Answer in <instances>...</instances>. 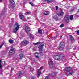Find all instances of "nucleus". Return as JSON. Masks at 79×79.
<instances>
[{"label": "nucleus", "mask_w": 79, "mask_h": 79, "mask_svg": "<svg viewBox=\"0 0 79 79\" xmlns=\"http://www.w3.org/2000/svg\"><path fill=\"white\" fill-rule=\"evenodd\" d=\"M73 73H74L73 71H69L67 72L66 74L67 76H69V75H72Z\"/></svg>", "instance_id": "obj_6"}, {"label": "nucleus", "mask_w": 79, "mask_h": 79, "mask_svg": "<svg viewBox=\"0 0 79 79\" xmlns=\"http://www.w3.org/2000/svg\"><path fill=\"white\" fill-rule=\"evenodd\" d=\"M23 54H21L19 55V57L21 59H22V58H23Z\"/></svg>", "instance_id": "obj_22"}, {"label": "nucleus", "mask_w": 79, "mask_h": 79, "mask_svg": "<svg viewBox=\"0 0 79 79\" xmlns=\"http://www.w3.org/2000/svg\"><path fill=\"white\" fill-rule=\"evenodd\" d=\"M9 2L10 3H11L12 4H15V2L13 0H10Z\"/></svg>", "instance_id": "obj_23"}, {"label": "nucleus", "mask_w": 79, "mask_h": 79, "mask_svg": "<svg viewBox=\"0 0 79 79\" xmlns=\"http://www.w3.org/2000/svg\"><path fill=\"white\" fill-rule=\"evenodd\" d=\"M79 44V42H78Z\"/></svg>", "instance_id": "obj_48"}, {"label": "nucleus", "mask_w": 79, "mask_h": 79, "mask_svg": "<svg viewBox=\"0 0 79 79\" xmlns=\"http://www.w3.org/2000/svg\"><path fill=\"white\" fill-rule=\"evenodd\" d=\"M50 74V77H51V76H52V77H54V76H55V72H54L52 73L51 74Z\"/></svg>", "instance_id": "obj_17"}, {"label": "nucleus", "mask_w": 79, "mask_h": 79, "mask_svg": "<svg viewBox=\"0 0 79 79\" xmlns=\"http://www.w3.org/2000/svg\"><path fill=\"white\" fill-rule=\"evenodd\" d=\"M35 55L37 58H38L39 57V53L36 52L35 54Z\"/></svg>", "instance_id": "obj_18"}, {"label": "nucleus", "mask_w": 79, "mask_h": 79, "mask_svg": "<svg viewBox=\"0 0 79 79\" xmlns=\"http://www.w3.org/2000/svg\"><path fill=\"white\" fill-rule=\"evenodd\" d=\"M5 9H6V7H4V8L3 10L2 11L1 14L2 16H3V15H5Z\"/></svg>", "instance_id": "obj_14"}, {"label": "nucleus", "mask_w": 79, "mask_h": 79, "mask_svg": "<svg viewBox=\"0 0 79 79\" xmlns=\"http://www.w3.org/2000/svg\"><path fill=\"white\" fill-rule=\"evenodd\" d=\"M27 19H31V18L30 17H28Z\"/></svg>", "instance_id": "obj_43"}, {"label": "nucleus", "mask_w": 79, "mask_h": 79, "mask_svg": "<svg viewBox=\"0 0 79 79\" xmlns=\"http://www.w3.org/2000/svg\"><path fill=\"white\" fill-rule=\"evenodd\" d=\"M0 29H1V28L0 27Z\"/></svg>", "instance_id": "obj_45"}, {"label": "nucleus", "mask_w": 79, "mask_h": 79, "mask_svg": "<svg viewBox=\"0 0 79 79\" xmlns=\"http://www.w3.org/2000/svg\"><path fill=\"white\" fill-rule=\"evenodd\" d=\"M3 2V0H0V3H2Z\"/></svg>", "instance_id": "obj_42"}, {"label": "nucleus", "mask_w": 79, "mask_h": 79, "mask_svg": "<svg viewBox=\"0 0 79 79\" xmlns=\"http://www.w3.org/2000/svg\"><path fill=\"white\" fill-rule=\"evenodd\" d=\"M38 31L39 34H42V31H41V30H38Z\"/></svg>", "instance_id": "obj_30"}, {"label": "nucleus", "mask_w": 79, "mask_h": 79, "mask_svg": "<svg viewBox=\"0 0 79 79\" xmlns=\"http://www.w3.org/2000/svg\"><path fill=\"white\" fill-rule=\"evenodd\" d=\"M56 10H58V6H56Z\"/></svg>", "instance_id": "obj_38"}, {"label": "nucleus", "mask_w": 79, "mask_h": 79, "mask_svg": "<svg viewBox=\"0 0 79 79\" xmlns=\"http://www.w3.org/2000/svg\"><path fill=\"white\" fill-rule=\"evenodd\" d=\"M25 29L26 31V32L27 34H29V32L30 31V30L29 29V27H28L27 26H26L25 27Z\"/></svg>", "instance_id": "obj_7"}, {"label": "nucleus", "mask_w": 79, "mask_h": 79, "mask_svg": "<svg viewBox=\"0 0 79 79\" xmlns=\"http://www.w3.org/2000/svg\"><path fill=\"white\" fill-rule=\"evenodd\" d=\"M14 27H15V28L13 29V32L15 34H16L17 31H18V29L19 28V25H18L17 22H16L14 25Z\"/></svg>", "instance_id": "obj_1"}, {"label": "nucleus", "mask_w": 79, "mask_h": 79, "mask_svg": "<svg viewBox=\"0 0 79 79\" xmlns=\"http://www.w3.org/2000/svg\"><path fill=\"white\" fill-rule=\"evenodd\" d=\"M59 57H61L63 58V57H64V55L63 54H61L59 55Z\"/></svg>", "instance_id": "obj_19"}, {"label": "nucleus", "mask_w": 79, "mask_h": 79, "mask_svg": "<svg viewBox=\"0 0 79 79\" xmlns=\"http://www.w3.org/2000/svg\"><path fill=\"white\" fill-rule=\"evenodd\" d=\"M9 42L10 44H13V40H9Z\"/></svg>", "instance_id": "obj_25"}, {"label": "nucleus", "mask_w": 79, "mask_h": 79, "mask_svg": "<svg viewBox=\"0 0 79 79\" xmlns=\"http://www.w3.org/2000/svg\"><path fill=\"white\" fill-rule=\"evenodd\" d=\"M54 58L56 60H59L60 58V56L59 55H54Z\"/></svg>", "instance_id": "obj_13"}, {"label": "nucleus", "mask_w": 79, "mask_h": 79, "mask_svg": "<svg viewBox=\"0 0 79 79\" xmlns=\"http://www.w3.org/2000/svg\"><path fill=\"white\" fill-rule=\"evenodd\" d=\"M43 13L44 15L47 16V15H49V12L48 11H46L44 12Z\"/></svg>", "instance_id": "obj_15"}, {"label": "nucleus", "mask_w": 79, "mask_h": 79, "mask_svg": "<svg viewBox=\"0 0 79 79\" xmlns=\"http://www.w3.org/2000/svg\"><path fill=\"white\" fill-rule=\"evenodd\" d=\"M39 51H40V53H42V49H40Z\"/></svg>", "instance_id": "obj_36"}, {"label": "nucleus", "mask_w": 79, "mask_h": 79, "mask_svg": "<svg viewBox=\"0 0 79 79\" xmlns=\"http://www.w3.org/2000/svg\"><path fill=\"white\" fill-rule=\"evenodd\" d=\"M73 15H71L70 16V20L72 21V20H73Z\"/></svg>", "instance_id": "obj_28"}, {"label": "nucleus", "mask_w": 79, "mask_h": 79, "mask_svg": "<svg viewBox=\"0 0 79 79\" xmlns=\"http://www.w3.org/2000/svg\"><path fill=\"white\" fill-rule=\"evenodd\" d=\"M29 43V42L27 41L26 40H24L23 41V44L24 45H27V44Z\"/></svg>", "instance_id": "obj_12"}, {"label": "nucleus", "mask_w": 79, "mask_h": 79, "mask_svg": "<svg viewBox=\"0 0 79 79\" xmlns=\"http://www.w3.org/2000/svg\"><path fill=\"white\" fill-rule=\"evenodd\" d=\"M64 14V12L63 11L59 12L58 14V15L59 16H63V14Z\"/></svg>", "instance_id": "obj_9"}, {"label": "nucleus", "mask_w": 79, "mask_h": 79, "mask_svg": "<svg viewBox=\"0 0 79 79\" xmlns=\"http://www.w3.org/2000/svg\"><path fill=\"white\" fill-rule=\"evenodd\" d=\"M31 12L30 11L29 12H27L26 13H25V15H30L31 14Z\"/></svg>", "instance_id": "obj_27"}, {"label": "nucleus", "mask_w": 79, "mask_h": 79, "mask_svg": "<svg viewBox=\"0 0 79 79\" xmlns=\"http://www.w3.org/2000/svg\"><path fill=\"white\" fill-rule=\"evenodd\" d=\"M30 4V5H31L32 6H34V4H33V3H32V2H29Z\"/></svg>", "instance_id": "obj_33"}, {"label": "nucleus", "mask_w": 79, "mask_h": 79, "mask_svg": "<svg viewBox=\"0 0 79 79\" xmlns=\"http://www.w3.org/2000/svg\"><path fill=\"white\" fill-rule=\"evenodd\" d=\"M60 46L64 48L65 46V43L64 42H61L60 44Z\"/></svg>", "instance_id": "obj_10"}, {"label": "nucleus", "mask_w": 79, "mask_h": 79, "mask_svg": "<svg viewBox=\"0 0 79 79\" xmlns=\"http://www.w3.org/2000/svg\"><path fill=\"white\" fill-rule=\"evenodd\" d=\"M3 45H4V44L3 43L1 44V45L0 46V48H1L2 46H3Z\"/></svg>", "instance_id": "obj_31"}, {"label": "nucleus", "mask_w": 79, "mask_h": 79, "mask_svg": "<svg viewBox=\"0 0 79 79\" xmlns=\"http://www.w3.org/2000/svg\"><path fill=\"white\" fill-rule=\"evenodd\" d=\"M63 48H64L63 47L60 46L58 48V50L60 51L62 50Z\"/></svg>", "instance_id": "obj_20"}, {"label": "nucleus", "mask_w": 79, "mask_h": 79, "mask_svg": "<svg viewBox=\"0 0 79 79\" xmlns=\"http://www.w3.org/2000/svg\"><path fill=\"white\" fill-rule=\"evenodd\" d=\"M37 74H38V77H39V76L40 75V74H41V72H39V71H37Z\"/></svg>", "instance_id": "obj_29"}, {"label": "nucleus", "mask_w": 79, "mask_h": 79, "mask_svg": "<svg viewBox=\"0 0 79 79\" xmlns=\"http://www.w3.org/2000/svg\"><path fill=\"white\" fill-rule=\"evenodd\" d=\"M19 17L21 19L23 20L24 19H25V16L23 15V13H20L19 14Z\"/></svg>", "instance_id": "obj_3"}, {"label": "nucleus", "mask_w": 79, "mask_h": 79, "mask_svg": "<svg viewBox=\"0 0 79 79\" xmlns=\"http://www.w3.org/2000/svg\"><path fill=\"white\" fill-rule=\"evenodd\" d=\"M55 19H56V18H55Z\"/></svg>", "instance_id": "obj_47"}, {"label": "nucleus", "mask_w": 79, "mask_h": 79, "mask_svg": "<svg viewBox=\"0 0 79 79\" xmlns=\"http://www.w3.org/2000/svg\"><path fill=\"white\" fill-rule=\"evenodd\" d=\"M77 34L78 35H79V30H78L77 31Z\"/></svg>", "instance_id": "obj_41"}, {"label": "nucleus", "mask_w": 79, "mask_h": 79, "mask_svg": "<svg viewBox=\"0 0 79 79\" xmlns=\"http://www.w3.org/2000/svg\"><path fill=\"white\" fill-rule=\"evenodd\" d=\"M51 68H54L55 69V65H53V62L52 61H51L49 64Z\"/></svg>", "instance_id": "obj_5"}, {"label": "nucleus", "mask_w": 79, "mask_h": 79, "mask_svg": "<svg viewBox=\"0 0 79 79\" xmlns=\"http://www.w3.org/2000/svg\"><path fill=\"white\" fill-rule=\"evenodd\" d=\"M24 74V71H22L21 72L20 71L17 74V75L18 77L20 76H21V75H22Z\"/></svg>", "instance_id": "obj_11"}, {"label": "nucleus", "mask_w": 79, "mask_h": 79, "mask_svg": "<svg viewBox=\"0 0 79 79\" xmlns=\"http://www.w3.org/2000/svg\"><path fill=\"white\" fill-rule=\"evenodd\" d=\"M41 43V42H37V45H39V44H40Z\"/></svg>", "instance_id": "obj_37"}, {"label": "nucleus", "mask_w": 79, "mask_h": 79, "mask_svg": "<svg viewBox=\"0 0 79 79\" xmlns=\"http://www.w3.org/2000/svg\"><path fill=\"white\" fill-rule=\"evenodd\" d=\"M69 36L70 37V40H74V38L73 36H71V35H70Z\"/></svg>", "instance_id": "obj_21"}, {"label": "nucleus", "mask_w": 79, "mask_h": 79, "mask_svg": "<svg viewBox=\"0 0 79 79\" xmlns=\"http://www.w3.org/2000/svg\"><path fill=\"white\" fill-rule=\"evenodd\" d=\"M48 3H52L53 2V0H47Z\"/></svg>", "instance_id": "obj_26"}, {"label": "nucleus", "mask_w": 79, "mask_h": 79, "mask_svg": "<svg viewBox=\"0 0 79 79\" xmlns=\"http://www.w3.org/2000/svg\"><path fill=\"white\" fill-rule=\"evenodd\" d=\"M34 44L35 45H37V43H34Z\"/></svg>", "instance_id": "obj_40"}, {"label": "nucleus", "mask_w": 79, "mask_h": 79, "mask_svg": "<svg viewBox=\"0 0 79 79\" xmlns=\"http://www.w3.org/2000/svg\"><path fill=\"white\" fill-rule=\"evenodd\" d=\"M44 45L43 44L42 45H39V49H42L43 48V46H44Z\"/></svg>", "instance_id": "obj_16"}, {"label": "nucleus", "mask_w": 79, "mask_h": 79, "mask_svg": "<svg viewBox=\"0 0 79 79\" xmlns=\"http://www.w3.org/2000/svg\"><path fill=\"white\" fill-rule=\"evenodd\" d=\"M78 11H79V10H78Z\"/></svg>", "instance_id": "obj_46"}, {"label": "nucleus", "mask_w": 79, "mask_h": 79, "mask_svg": "<svg viewBox=\"0 0 79 79\" xmlns=\"http://www.w3.org/2000/svg\"><path fill=\"white\" fill-rule=\"evenodd\" d=\"M75 49H76V48H74V50H75Z\"/></svg>", "instance_id": "obj_44"}, {"label": "nucleus", "mask_w": 79, "mask_h": 79, "mask_svg": "<svg viewBox=\"0 0 79 79\" xmlns=\"http://www.w3.org/2000/svg\"><path fill=\"white\" fill-rule=\"evenodd\" d=\"M50 74H49L48 76H47L45 77V79H49V78H50Z\"/></svg>", "instance_id": "obj_24"}, {"label": "nucleus", "mask_w": 79, "mask_h": 79, "mask_svg": "<svg viewBox=\"0 0 79 79\" xmlns=\"http://www.w3.org/2000/svg\"><path fill=\"white\" fill-rule=\"evenodd\" d=\"M64 26V24H62L60 26V27H63Z\"/></svg>", "instance_id": "obj_35"}, {"label": "nucleus", "mask_w": 79, "mask_h": 79, "mask_svg": "<svg viewBox=\"0 0 79 79\" xmlns=\"http://www.w3.org/2000/svg\"><path fill=\"white\" fill-rule=\"evenodd\" d=\"M65 71H73L72 70V69L71 68L68 67H65Z\"/></svg>", "instance_id": "obj_8"}, {"label": "nucleus", "mask_w": 79, "mask_h": 79, "mask_svg": "<svg viewBox=\"0 0 79 79\" xmlns=\"http://www.w3.org/2000/svg\"><path fill=\"white\" fill-rule=\"evenodd\" d=\"M14 53H15V49H14L13 47H12L9 51V54L13 55Z\"/></svg>", "instance_id": "obj_2"}, {"label": "nucleus", "mask_w": 79, "mask_h": 79, "mask_svg": "<svg viewBox=\"0 0 79 79\" xmlns=\"http://www.w3.org/2000/svg\"><path fill=\"white\" fill-rule=\"evenodd\" d=\"M31 79H34V78L33 76H31Z\"/></svg>", "instance_id": "obj_39"}, {"label": "nucleus", "mask_w": 79, "mask_h": 79, "mask_svg": "<svg viewBox=\"0 0 79 79\" xmlns=\"http://www.w3.org/2000/svg\"><path fill=\"white\" fill-rule=\"evenodd\" d=\"M2 62V61L0 60V68H2V66L1 64V62Z\"/></svg>", "instance_id": "obj_32"}, {"label": "nucleus", "mask_w": 79, "mask_h": 79, "mask_svg": "<svg viewBox=\"0 0 79 79\" xmlns=\"http://www.w3.org/2000/svg\"><path fill=\"white\" fill-rule=\"evenodd\" d=\"M43 68H44V67L42 66L39 69V70H40V69H41V70H42V69H43Z\"/></svg>", "instance_id": "obj_34"}, {"label": "nucleus", "mask_w": 79, "mask_h": 79, "mask_svg": "<svg viewBox=\"0 0 79 79\" xmlns=\"http://www.w3.org/2000/svg\"><path fill=\"white\" fill-rule=\"evenodd\" d=\"M64 20L66 23H69V17L68 15H66L64 18Z\"/></svg>", "instance_id": "obj_4"}]
</instances>
